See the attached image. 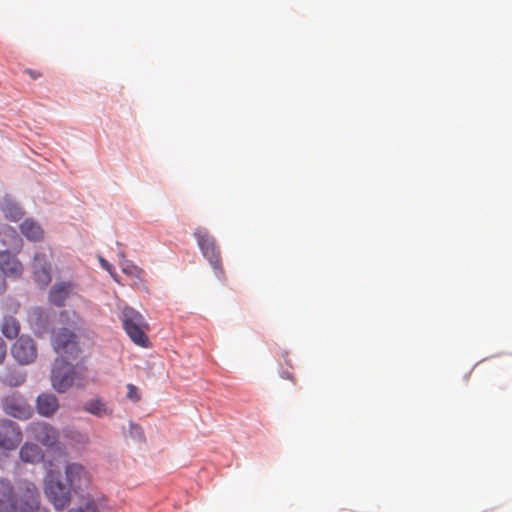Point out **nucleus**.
Instances as JSON below:
<instances>
[{"label":"nucleus","mask_w":512,"mask_h":512,"mask_svg":"<svg viewBox=\"0 0 512 512\" xmlns=\"http://www.w3.org/2000/svg\"><path fill=\"white\" fill-rule=\"evenodd\" d=\"M52 346L59 355L51 370L52 387L59 393H65L73 386H84L86 366L69 362L77 360L81 354L77 335L66 327L59 328L53 333Z\"/></svg>","instance_id":"obj_1"},{"label":"nucleus","mask_w":512,"mask_h":512,"mask_svg":"<svg viewBox=\"0 0 512 512\" xmlns=\"http://www.w3.org/2000/svg\"><path fill=\"white\" fill-rule=\"evenodd\" d=\"M65 482L54 470H49L44 478V493L57 510L68 507L72 494H80L91 485L89 471L80 463L67 462L64 467Z\"/></svg>","instance_id":"obj_2"},{"label":"nucleus","mask_w":512,"mask_h":512,"mask_svg":"<svg viewBox=\"0 0 512 512\" xmlns=\"http://www.w3.org/2000/svg\"><path fill=\"white\" fill-rule=\"evenodd\" d=\"M122 322L125 332L134 344L144 348L149 346V338L146 334L148 323L140 312L132 307H124Z\"/></svg>","instance_id":"obj_3"},{"label":"nucleus","mask_w":512,"mask_h":512,"mask_svg":"<svg viewBox=\"0 0 512 512\" xmlns=\"http://www.w3.org/2000/svg\"><path fill=\"white\" fill-rule=\"evenodd\" d=\"M202 255L208 260L218 278L224 276L222 257L216 239L204 227H198L193 233Z\"/></svg>","instance_id":"obj_4"},{"label":"nucleus","mask_w":512,"mask_h":512,"mask_svg":"<svg viewBox=\"0 0 512 512\" xmlns=\"http://www.w3.org/2000/svg\"><path fill=\"white\" fill-rule=\"evenodd\" d=\"M202 255L208 260L218 278L224 276L222 257L216 239L204 227H198L193 233Z\"/></svg>","instance_id":"obj_5"},{"label":"nucleus","mask_w":512,"mask_h":512,"mask_svg":"<svg viewBox=\"0 0 512 512\" xmlns=\"http://www.w3.org/2000/svg\"><path fill=\"white\" fill-rule=\"evenodd\" d=\"M22 431L13 421L0 420V453L15 450L22 441Z\"/></svg>","instance_id":"obj_6"},{"label":"nucleus","mask_w":512,"mask_h":512,"mask_svg":"<svg viewBox=\"0 0 512 512\" xmlns=\"http://www.w3.org/2000/svg\"><path fill=\"white\" fill-rule=\"evenodd\" d=\"M3 410L7 415L25 420L29 419L33 413L31 406L18 394L8 395L2 400Z\"/></svg>","instance_id":"obj_7"},{"label":"nucleus","mask_w":512,"mask_h":512,"mask_svg":"<svg viewBox=\"0 0 512 512\" xmlns=\"http://www.w3.org/2000/svg\"><path fill=\"white\" fill-rule=\"evenodd\" d=\"M31 436L47 448H53L59 441V431L46 422L32 423L28 427Z\"/></svg>","instance_id":"obj_8"},{"label":"nucleus","mask_w":512,"mask_h":512,"mask_svg":"<svg viewBox=\"0 0 512 512\" xmlns=\"http://www.w3.org/2000/svg\"><path fill=\"white\" fill-rule=\"evenodd\" d=\"M12 355L20 364H30L37 357V348L32 338L21 336L12 346Z\"/></svg>","instance_id":"obj_9"},{"label":"nucleus","mask_w":512,"mask_h":512,"mask_svg":"<svg viewBox=\"0 0 512 512\" xmlns=\"http://www.w3.org/2000/svg\"><path fill=\"white\" fill-rule=\"evenodd\" d=\"M51 262L45 253H36L32 263L34 281L41 287H47L52 281Z\"/></svg>","instance_id":"obj_10"},{"label":"nucleus","mask_w":512,"mask_h":512,"mask_svg":"<svg viewBox=\"0 0 512 512\" xmlns=\"http://www.w3.org/2000/svg\"><path fill=\"white\" fill-rule=\"evenodd\" d=\"M75 287L72 281L56 282L48 293L49 302L57 307L64 306Z\"/></svg>","instance_id":"obj_11"},{"label":"nucleus","mask_w":512,"mask_h":512,"mask_svg":"<svg viewBox=\"0 0 512 512\" xmlns=\"http://www.w3.org/2000/svg\"><path fill=\"white\" fill-rule=\"evenodd\" d=\"M0 270L8 276L19 277L23 266L11 251L4 250L0 251Z\"/></svg>","instance_id":"obj_12"},{"label":"nucleus","mask_w":512,"mask_h":512,"mask_svg":"<svg viewBox=\"0 0 512 512\" xmlns=\"http://www.w3.org/2000/svg\"><path fill=\"white\" fill-rule=\"evenodd\" d=\"M59 408L57 397L51 393H41L36 399L37 412L44 417H51Z\"/></svg>","instance_id":"obj_13"},{"label":"nucleus","mask_w":512,"mask_h":512,"mask_svg":"<svg viewBox=\"0 0 512 512\" xmlns=\"http://www.w3.org/2000/svg\"><path fill=\"white\" fill-rule=\"evenodd\" d=\"M19 457L24 463L38 464L44 459V452L37 444L26 442L19 450Z\"/></svg>","instance_id":"obj_14"},{"label":"nucleus","mask_w":512,"mask_h":512,"mask_svg":"<svg viewBox=\"0 0 512 512\" xmlns=\"http://www.w3.org/2000/svg\"><path fill=\"white\" fill-rule=\"evenodd\" d=\"M0 239L2 244L7 246V250L9 251L18 252L22 248V239L12 227L3 226L0 229Z\"/></svg>","instance_id":"obj_15"},{"label":"nucleus","mask_w":512,"mask_h":512,"mask_svg":"<svg viewBox=\"0 0 512 512\" xmlns=\"http://www.w3.org/2000/svg\"><path fill=\"white\" fill-rule=\"evenodd\" d=\"M21 233L30 241H40L43 238V230L41 226L31 220L27 219L20 225Z\"/></svg>","instance_id":"obj_16"},{"label":"nucleus","mask_w":512,"mask_h":512,"mask_svg":"<svg viewBox=\"0 0 512 512\" xmlns=\"http://www.w3.org/2000/svg\"><path fill=\"white\" fill-rule=\"evenodd\" d=\"M84 410L97 417H103L112 413V411L107 408L105 403L99 398L87 401L84 405Z\"/></svg>","instance_id":"obj_17"},{"label":"nucleus","mask_w":512,"mask_h":512,"mask_svg":"<svg viewBox=\"0 0 512 512\" xmlns=\"http://www.w3.org/2000/svg\"><path fill=\"white\" fill-rule=\"evenodd\" d=\"M107 507L106 498L103 496L92 497L90 495L83 498V506L85 512H103Z\"/></svg>","instance_id":"obj_18"},{"label":"nucleus","mask_w":512,"mask_h":512,"mask_svg":"<svg viewBox=\"0 0 512 512\" xmlns=\"http://www.w3.org/2000/svg\"><path fill=\"white\" fill-rule=\"evenodd\" d=\"M1 331L8 339H14L20 331L19 322L12 316L4 317L1 324Z\"/></svg>","instance_id":"obj_19"},{"label":"nucleus","mask_w":512,"mask_h":512,"mask_svg":"<svg viewBox=\"0 0 512 512\" xmlns=\"http://www.w3.org/2000/svg\"><path fill=\"white\" fill-rule=\"evenodd\" d=\"M121 257H123V260L120 262L122 272L132 277L141 278L143 270L130 261L124 259L123 254H121Z\"/></svg>","instance_id":"obj_20"},{"label":"nucleus","mask_w":512,"mask_h":512,"mask_svg":"<svg viewBox=\"0 0 512 512\" xmlns=\"http://www.w3.org/2000/svg\"><path fill=\"white\" fill-rule=\"evenodd\" d=\"M3 212L6 218L11 219L12 221H18L22 216V211L15 205H6L3 208Z\"/></svg>","instance_id":"obj_21"},{"label":"nucleus","mask_w":512,"mask_h":512,"mask_svg":"<svg viewBox=\"0 0 512 512\" xmlns=\"http://www.w3.org/2000/svg\"><path fill=\"white\" fill-rule=\"evenodd\" d=\"M127 398L133 402L140 401L141 393H140L138 387H136L133 384H128L127 385Z\"/></svg>","instance_id":"obj_22"},{"label":"nucleus","mask_w":512,"mask_h":512,"mask_svg":"<svg viewBox=\"0 0 512 512\" xmlns=\"http://www.w3.org/2000/svg\"><path fill=\"white\" fill-rule=\"evenodd\" d=\"M99 260H100L101 266L110 273V275L114 278L115 281H118L117 276L113 272L112 265L109 264V262L103 258H100Z\"/></svg>","instance_id":"obj_23"},{"label":"nucleus","mask_w":512,"mask_h":512,"mask_svg":"<svg viewBox=\"0 0 512 512\" xmlns=\"http://www.w3.org/2000/svg\"><path fill=\"white\" fill-rule=\"evenodd\" d=\"M7 346L3 339L0 338V364L6 357Z\"/></svg>","instance_id":"obj_24"},{"label":"nucleus","mask_w":512,"mask_h":512,"mask_svg":"<svg viewBox=\"0 0 512 512\" xmlns=\"http://www.w3.org/2000/svg\"><path fill=\"white\" fill-rule=\"evenodd\" d=\"M25 73L28 74L32 79H37L41 77V73L36 70L26 69Z\"/></svg>","instance_id":"obj_25"},{"label":"nucleus","mask_w":512,"mask_h":512,"mask_svg":"<svg viewBox=\"0 0 512 512\" xmlns=\"http://www.w3.org/2000/svg\"><path fill=\"white\" fill-rule=\"evenodd\" d=\"M6 291V281L3 275L0 274V295Z\"/></svg>","instance_id":"obj_26"},{"label":"nucleus","mask_w":512,"mask_h":512,"mask_svg":"<svg viewBox=\"0 0 512 512\" xmlns=\"http://www.w3.org/2000/svg\"><path fill=\"white\" fill-rule=\"evenodd\" d=\"M281 377L285 378V379L293 380L292 374L290 372H288V371L282 372Z\"/></svg>","instance_id":"obj_27"},{"label":"nucleus","mask_w":512,"mask_h":512,"mask_svg":"<svg viewBox=\"0 0 512 512\" xmlns=\"http://www.w3.org/2000/svg\"><path fill=\"white\" fill-rule=\"evenodd\" d=\"M68 512H85L82 508H73L70 509Z\"/></svg>","instance_id":"obj_28"},{"label":"nucleus","mask_w":512,"mask_h":512,"mask_svg":"<svg viewBox=\"0 0 512 512\" xmlns=\"http://www.w3.org/2000/svg\"><path fill=\"white\" fill-rule=\"evenodd\" d=\"M73 315H74V317H75V318H76V320H77V321H75V322H74V325H77L78 323H80V322H81V320H80L79 316H77L75 313H74ZM74 328H76V326H74Z\"/></svg>","instance_id":"obj_29"}]
</instances>
